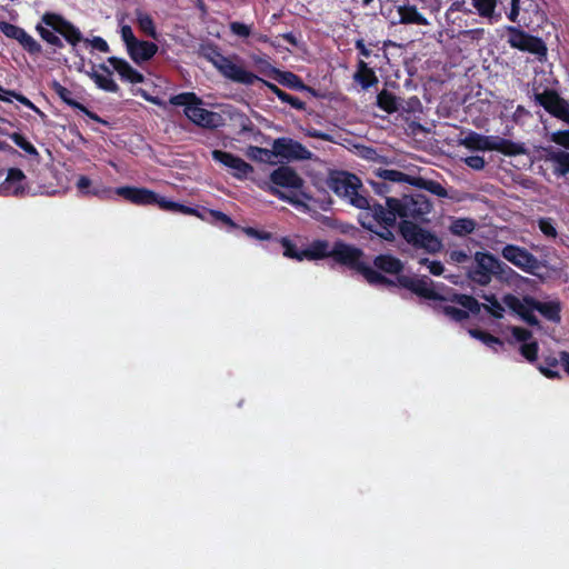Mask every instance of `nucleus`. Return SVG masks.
I'll return each instance as SVG.
<instances>
[{
    "mask_svg": "<svg viewBox=\"0 0 569 569\" xmlns=\"http://www.w3.org/2000/svg\"><path fill=\"white\" fill-rule=\"evenodd\" d=\"M431 209L432 203L422 193L403 196L402 199L388 197L386 206L378 202L372 203V221L361 220V226L382 240L392 242L395 240L392 228H395L398 217L402 220L411 218L426 221V216L430 213Z\"/></svg>",
    "mask_w": 569,
    "mask_h": 569,
    "instance_id": "obj_1",
    "label": "nucleus"
},
{
    "mask_svg": "<svg viewBox=\"0 0 569 569\" xmlns=\"http://www.w3.org/2000/svg\"><path fill=\"white\" fill-rule=\"evenodd\" d=\"M372 263L376 268L373 269L375 271L396 276V280H393L395 284H390L389 287L398 286L427 300L449 301L465 307L473 313L480 312V305L477 302V299L470 295L452 291L445 296L435 289L433 281L428 276L417 278L402 274L405 264L399 258L392 254H378L373 258ZM390 280L392 281V279ZM380 286L383 287L382 284Z\"/></svg>",
    "mask_w": 569,
    "mask_h": 569,
    "instance_id": "obj_2",
    "label": "nucleus"
},
{
    "mask_svg": "<svg viewBox=\"0 0 569 569\" xmlns=\"http://www.w3.org/2000/svg\"><path fill=\"white\" fill-rule=\"evenodd\" d=\"M303 260H320L323 258H332L337 263L360 273L370 284L390 286L395 284L388 277L381 272H377L368 266L363 260L365 252L355 246L348 244L341 240L336 241L332 249L329 248L327 240H315L307 249L302 250Z\"/></svg>",
    "mask_w": 569,
    "mask_h": 569,
    "instance_id": "obj_3",
    "label": "nucleus"
},
{
    "mask_svg": "<svg viewBox=\"0 0 569 569\" xmlns=\"http://www.w3.org/2000/svg\"><path fill=\"white\" fill-rule=\"evenodd\" d=\"M36 31L47 44L52 47L51 53L53 54L57 53L58 49L64 47L59 36L71 46V51L74 56H79L78 44L81 42L90 44L100 52L107 53L110 51V47L103 38L94 37L91 40L83 38L78 27L56 12H44L40 22L36 26Z\"/></svg>",
    "mask_w": 569,
    "mask_h": 569,
    "instance_id": "obj_4",
    "label": "nucleus"
},
{
    "mask_svg": "<svg viewBox=\"0 0 569 569\" xmlns=\"http://www.w3.org/2000/svg\"><path fill=\"white\" fill-rule=\"evenodd\" d=\"M502 302L531 327L540 326L533 311H538L548 321L561 322V303L559 300L542 302L529 295L520 299L512 293H507L502 297Z\"/></svg>",
    "mask_w": 569,
    "mask_h": 569,
    "instance_id": "obj_5",
    "label": "nucleus"
},
{
    "mask_svg": "<svg viewBox=\"0 0 569 569\" xmlns=\"http://www.w3.org/2000/svg\"><path fill=\"white\" fill-rule=\"evenodd\" d=\"M170 104L176 107H184V116L197 127L216 130L226 124V119L219 112L204 109L203 100L194 92H181L171 96Z\"/></svg>",
    "mask_w": 569,
    "mask_h": 569,
    "instance_id": "obj_6",
    "label": "nucleus"
},
{
    "mask_svg": "<svg viewBox=\"0 0 569 569\" xmlns=\"http://www.w3.org/2000/svg\"><path fill=\"white\" fill-rule=\"evenodd\" d=\"M112 193L122 197L136 206H158L163 211L182 214H197V208L169 200L153 190L144 187L122 186L112 190Z\"/></svg>",
    "mask_w": 569,
    "mask_h": 569,
    "instance_id": "obj_7",
    "label": "nucleus"
},
{
    "mask_svg": "<svg viewBox=\"0 0 569 569\" xmlns=\"http://www.w3.org/2000/svg\"><path fill=\"white\" fill-rule=\"evenodd\" d=\"M327 186L338 197L347 199L353 207L368 210L360 221H372V204L369 198L359 193L361 181L356 174L346 171H333L328 177Z\"/></svg>",
    "mask_w": 569,
    "mask_h": 569,
    "instance_id": "obj_8",
    "label": "nucleus"
},
{
    "mask_svg": "<svg viewBox=\"0 0 569 569\" xmlns=\"http://www.w3.org/2000/svg\"><path fill=\"white\" fill-rule=\"evenodd\" d=\"M508 272H512V269L495 254L488 251H477L466 276L470 281L485 287L491 282L492 277L501 278Z\"/></svg>",
    "mask_w": 569,
    "mask_h": 569,
    "instance_id": "obj_9",
    "label": "nucleus"
},
{
    "mask_svg": "<svg viewBox=\"0 0 569 569\" xmlns=\"http://www.w3.org/2000/svg\"><path fill=\"white\" fill-rule=\"evenodd\" d=\"M505 30L508 36L507 42L512 49L530 53L541 63L547 61L548 47L542 38L533 36L516 26H506Z\"/></svg>",
    "mask_w": 569,
    "mask_h": 569,
    "instance_id": "obj_10",
    "label": "nucleus"
},
{
    "mask_svg": "<svg viewBox=\"0 0 569 569\" xmlns=\"http://www.w3.org/2000/svg\"><path fill=\"white\" fill-rule=\"evenodd\" d=\"M399 232L410 246L422 249L428 253H437L442 248L441 240L433 232L412 221L402 220L399 223Z\"/></svg>",
    "mask_w": 569,
    "mask_h": 569,
    "instance_id": "obj_11",
    "label": "nucleus"
},
{
    "mask_svg": "<svg viewBox=\"0 0 569 569\" xmlns=\"http://www.w3.org/2000/svg\"><path fill=\"white\" fill-rule=\"evenodd\" d=\"M208 59L224 78L233 82L252 86L258 82V80H261V78L253 72L234 63L231 58L223 56L217 48L210 49Z\"/></svg>",
    "mask_w": 569,
    "mask_h": 569,
    "instance_id": "obj_12",
    "label": "nucleus"
},
{
    "mask_svg": "<svg viewBox=\"0 0 569 569\" xmlns=\"http://www.w3.org/2000/svg\"><path fill=\"white\" fill-rule=\"evenodd\" d=\"M501 256L523 272L533 276L543 266L536 256L517 244H506L501 250Z\"/></svg>",
    "mask_w": 569,
    "mask_h": 569,
    "instance_id": "obj_13",
    "label": "nucleus"
},
{
    "mask_svg": "<svg viewBox=\"0 0 569 569\" xmlns=\"http://www.w3.org/2000/svg\"><path fill=\"white\" fill-rule=\"evenodd\" d=\"M533 99L552 117L569 124V103L557 90L547 88L542 92H535Z\"/></svg>",
    "mask_w": 569,
    "mask_h": 569,
    "instance_id": "obj_14",
    "label": "nucleus"
},
{
    "mask_svg": "<svg viewBox=\"0 0 569 569\" xmlns=\"http://www.w3.org/2000/svg\"><path fill=\"white\" fill-rule=\"evenodd\" d=\"M0 31L7 38L16 40L30 56L37 57L42 52L41 44L23 28L7 21H0Z\"/></svg>",
    "mask_w": 569,
    "mask_h": 569,
    "instance_id": "obj_15",
    "label": "nucleus"
},
{
    "mask_svg": "<svg viewBox=\"0 0 569 569\" xmlns=\"http://www.w3.org/2000/svg\"><path fill=\"white\" fill-rule=\"evenodd\" d=\"M272 148L276 157L287 160H310L312 152L302 143L291 138H278L273 141Z\"/></svg>",
    "mask_w": 569,
    "mask_h": 569,
    "instance_id": "obj_16",
    "label": "nucleus"
},
{
    "mask_svg": "<svg viewBox=\"0 0 569 569\" xmlns=\"http://www.w3.org/2000/svg\"><path fill=\"white\" fill-rule=\"evenodd\" d=\"M268 69L264 70V74L269 78H272L277 82H279L281 86L287 87L292 90L298 91H308L312 94H316V91L313 88L307 86L302 79L297 76L296 73L291 71H281L276 67H272L270 63H267Z\"/></svg>",
    "mask_w": 569,
    "mask_h": 569,
    "instance_id": "obj_17",
    "label": "nucleus"
},
{
    "mask_svg": "<svg viewBox=\"0 0 569 569\" xmlns=\"http://www.w3.org/2000/svg\"><path fill=\"white\" fill-rule=\"evenodd\" d=\"M212 159L217 162H220L224 167H228L233 170V176L242 179L248 177L251 172H253V168L251 164L246 162L238 156H234L231 152L222 151V150H213L211 152Z\"/></svg>",
    "mask_w": 569,
    "mask_h": 569,
    "instance_id": "obj_18",
    "label": "nucleus"
},
{
    "mask_svg": "<svg viewBox=\"0 0 569 569\" xmlns=\"http://www.w3.org/2000/svg\"><path fill=\"white\" fill-rule=\"evenodd\" d=\"M270 181L281 188L300 189L303 186L302 178L289 166H280L270 174Z\"/></svg>",
    "mask_w": 569,
    "mask_h": 569,
    "instance_id": "obj_19",
    "label": "nucleus"
},
{
    "mask_svg": "<svg viewBox=\"0 0 569 569\" xmlns=\"http://www.w3.org/2000/svg\"><path fill=\"white\" fill-rule=\"evenodd\" d=\"M493 142L495 136H483L471 130L459 140L460 146L471 151H492Z\"/></svg>",
    "mask_w": 569,
    "mask_h": 569,
    "instance_id": "obj_20",
    "label": "nucleus"
},
{
    "mask_svg": "<svg viewBox=\"0 0 569 569\" xmlns=\"http://www.w3.org/2000/svg\"><path fill=\"white\" fill-rule=\"evenodd\" d=\"M108 62L118 72L122 80L130 83H142L144 81V76L132 68L127 60L118 57H109Z\"/></svg>",
    "mask_w": 569,
    "mask_h": 569,
    "instance_id": "obj_21",
    "label": "nucleus"
},
{
    "mask_svg": "<svg viewBox=\"0 0 569 569\" xmlns=\"http://www.w3.org/2000/svg\"><path fill=\"white\" fill-rule=\"evenodd\" d=\"M500 0H471V4L477 14L489 23L493 24L501 20V11H497V6Z\"/></svg>",
    "mask_w": 569,
    "mask_h": 569,
    "instance_id": "obj_22",
    "label": "nucleus"
},
{
    "mask_svg": "<svg viewBox=\"0 0 569 569\" xmlns=\"http://www.w3.org/2000/svg\"><path fill=\"white\" fill-rule=\"evenodd\" d=\"M127 51L134 62L140 63L153 58L158 51V46L154 42L137 40Z\"/></svg>",
    "mask_w": 569,
    "mask_h": 569,
    "instance_id": "obj_23",
    "label": "nucleus"
},
{
    "mask_svg": "<svg viewBox=\"0 0 569 569\" xmlns=\"http://www.w3.org/2000/svg\"><path fill=\"white\" fill-rule=\"evenodd\" d=\"M546 161L551 163L552 171L558 177L569 173V152L565 150H547Z\"/></svg>",
    "mask_w": 569,
    "mask_h": 569,
    "instance_id": "obj_24",
    "label": "nucleus"
},
{
    "mask_svg": "<svg viewBox=\"0 0 569 569\" xmlns=\"http://www.w3.org/2000/svg\"><path fill=\"white\" fill-rule=\"evenodd\" d=\"M507 157H516L528 152L523 142H516L509 139L495 136L493 150Z\"/></svg>",
    "mask_w": 569,
    "mask_h": 569,
    "instance_id": "obj_25",
    "label": "nucleus"
},
{
    "mask_svg": "<svg viewBox=\"0 0 569 569\" xmlns=\"http://www.w3.org/2000/svg\"><path fill=\"white\" fill-rule=\"evenodd\" d=\"M353 80L360 84L363 90H368L369 88L376 86L379 81L373 69H371L362 59H360L357 63V70L353 74Z\"/></svg>",
    "mask_w": 569,
    "mask_h": 569,
    "instance_id": "obj_26",
    "label": "nucleus"
},
{
    "mask_svg": "<svg viewBox=\"0 0 569 569\" xmlns=\"http://www.w3.org/2000/svg\"><path fill=\"white\" fill-rule=\"evenodd\" d=\"M76 186L82 196H94L101 200H107L110 199L112 194V189L92 187L91 179L83 174L79 176Z\"/></svg>",
    "mask_w": 569,
    "mask_h": 569,
    "instance_id": "obj_27",
    "label": "nucleus"
},
{
    "mask_svg": "<svg viewBox=\"0 0 569 569\" xmlns=\"http://www.w3.org/2000/svg\"><path fill=\"white\" fill-rule=\"evenodd\" d=\"M399 20L398 22L401 24H418V26H428L429 21L425 18L417 9L416 6L412 4H402L399 6L398 9Z\"/></svg>",
    "mask_w": 569,
    "mask_h": 569,
    "instance_id": "obj_28",
    "label": "nucleus"
},
{
    "mask_svg": "<svg viewBox=\"0 0 569 569\" xmlns=\"http://www.w3.org/2000/svg\"><path fill=\"white\" fill-rule=\"evenodd\" d=\"M197 210L198 213L193 216L200 218L203 221H208L214 224H223L231 229L238 228L237 223L231 219V217L220 210L207 208H202L201 211L199 209Z\"/></svg>",
    "mask_w": 569,
    "mask_h": 569,
    "instance_id": "obj_29",
    "label": "nucleus"
},
{
    "mask_svg": "<svg viewBox=\"0 0 569 569\" xmlns=\"http://www.w3.org/2000/svg\"><path fill=\"white\" fill-rule=\"evenodd\" d=\"M258 82H261L266 88H268L273 94H276L279 100L283 103L290 104L291 108L303 111L306 110V102L300 100L298 97L291 96L287 93L286 91L281 90L278 86L274 83L267 81L261 78V80H258Z\"/></svg>",
    "mask_w": 569,
    "mask_h": 569,
    "instance_id": "obj_30",
    "label": "nucleus"
},
{
    "mask_svg": "<svg viewBox=\"0 0 569 569\" xmlns=\"http://www.w3.org/2000/svg\"><path fill=\"white\" fill-rule=\"evenodd\" d=\"M477 222L472 218H457L452 220L449 231L459 237H465L475 231Z\"/></svg>",
    "mask_w": 569,
    "mask_h": 569,
    "instance_id": "obj_31",
    "label": "nucleus"
},
{
    "mask_svg": "<svg viewBox=\"0 0 569 569\" xmlns=\"http://www.w3.org/2000/svg\"><path fill=\"white\" fill-rule=\"evenodd\" d=\"M134 14L139 29L148 37L157 39V30L152 17L140 8L134 10Z\"/></svg>",
    "mask_w": 569,
    "mask_h": 569,
    "instance_id": "obj_32",
    "label": "nucleus"
},
{
    "mask_svg": "<svg viewBox=\"0 0 569 569\" xmlns=\"http://www.w3.org/2000/svg\"><path fill=\"white\" fill-rule=\"evenodd\" d=\"M377 106L387 113H393L399 109L398 98L392 92L383 89L377 94Z\"/></svg>",
    "mask_w": 569,
    "mask_h": 569,
    "instance_id": "obj_33",
    "label": "nucleus"
},
{
    "mask_svg": "<svg viewBox=\"0 0 569 569\" xmlns=\"http://www.w3.org/2000/svg\"><path fill=\"white\" fill-rule=\"evenodd\" d=\"M411 184L416 186V187H419V188H422V189L429 191L430 193H432V194H435V196H437L439 198H447L448 197L447 189L441 183H439L438 181L426 180V179H422V178H415L411 181Z\"/></svg>",
    "mask_w": 569,
    "mask_h": 569,
    "instance_id": "obj_34",
    "label": "nucleus"
},
{
    "mask_svg": "<svg viewBox=\"0 0 569 569\" xmlns=\"http://www.w3.org/2000/svg\"><path fill=\"white\" fill-rule=\"evenodd\" d=\"M469 333L472 338L480 340L486 346L493 349L496 352H498L499 349H502L505 346L503 341L500 338L492 336L491 333H489L487 331H483L480 329H470Z\"/></svg>",
    "mask_w": 569,
    "mask_h": 569,
    "instance_id": "obj_35",
    "label": "nucleus"
},
{
    "mask_svg": "<svg viewBox=\"0 0 569 569\" xmlns=\"http://www.w3.org/2000/svg\"><path fill=\"white\" fill-rule=\"evenodd\" d=\"M111 76L112 74H102L98 71H93L90 73V78L94 81L96 86L99 89L106 92L117 93L120 90V88L111 78Z\"/></svg>",
    "mask_w": 569,
    "mask_h": 569,
    "instance_id": "obj_36",
    "label": "nucleus"
},
{
    "mask_svg": "<svg viewBox=\"0 0 569 569\" xmlns=\"http://www.w3.org/2000/svg\"><path fill=\"white\" fill-rule=\"evenodd\" d=\"M560 362V357L556 358L555 356H546L542 358L541 363L539 365V371L549 379H559L561 376L556 368Z\"/></svg>",
    "mask_w": 569,
    "mask_h": 569,
    "instance_id": "obj_37",
    "label": "nucleus"
},
{
    "mask_svg": "<svg viewBox=\"0 0 569 569\" xmlns=\"http://www.w3.org/2000/svg\"><path fill=\"white\" fill-rule=\"evenodd\" d=\"M377 176L385 181L407 182L410 184L411 181L415 179V177H410L409 174L396 169H379L377 171Z\"/></svg>",
    "mask_w": 569,
    "mask_h": 569,
    "instance_id": "obj_38",
    "label": "nucleus"
},
{
    "mask_svg": "<svg viewBox=\"0 0 569 569\" xmlns=\"http://www.w3.org/2000/svg\"><path fill=\"white\" fill-rule=\"evenodd\" d=\"M463 309H460V308H457V307H453V306H436L435 309L442 312L445 316L451 318L452 320L457 321V322H461L466 319L469 318V313H471V311L465 307H462ZM472 315H475L472 312Z\"/></svg>",
    "mask_w": 569,
    "mask_h": 569,
    "instance_id": "obj_39",
    "label": "nucleus"
},
{
    "mask_svg": "<svg viewBox=\"0 0 569 569\" xmlns=\"http://www.w3.org/2000/svg\"><path fill=\"white\" fill-rule=\"evenodd\" d=\"M52 90L54 91V93L68 106L74 108V109H79L80 106L82 103L76 101L72 96V91L69 90L68 88H66L64 86H62L60 82L58 81H53L52 82V86H51Z\"/></svg>",
    "mask_w": 569,
    "mask_h": 569,
    "instance_id": "obj_40",
    "label": "nucleus"
},
{
    "mask_svg": "<svg viewBox=\"0 0 569 569\" xmlns=\"http://www.w3.org/2000/svg\"><path fill=\"white\" fill-rule=\"evenodd\" d=\"M276 156L274 150H269L261 147L250 146L247 150V157L253 161L270 162Z\"/></svg>",
    "mask_w": 569,
    "mask_h": 569,
    "instance_id": "obj_41",
    "label": "nucleus"
},
{
    "mask_svg": "<svg viewBox=\"0 0 569 569\" xmlns=\"http://www.w3.org/2000/svg\"><path fill=\"white\" fill-rule=\"evenodd\" d=\"M279 242L283 248V256L297 261H303L302 250H299L293 241L287 237L280 238Z\"/></svg>",
    "mask_w": 569,
    "mask_h": 569,
    "instance_id": "obj_42",
    "label": "nucleus"
},
{
    "mask_svg": "<svg viewBox=\"0 0 569 569\" xmlns=\"http://www.w3.org/2000/svg\"><path fill=\"white\" fill-rule=\"evenodd\" d=\"M10 139L29 156L39 157V152L36 147L23 134L13 132L10 134Z\"/></svg>",
    "mask_w": 569,
    "mask_h": 569,
    "instance_id": "obj_43",
    "label": "nucleus"
},
{
    "mask_svg": "<svg viewBox=\"0 0 569 569\" xmlns=\"http://www.w3.org/2000/svg\"><path fill=\"white\" fill-rule=\"evenodd\" d=\"M488 302L489 306L481 305L478 300L477 302L480 305V309L483 307L487 312H489L493 318L501 319L503 318L505 309L501 306V303L498 301L495 295H488L483 297Z\"/></svg>",
    "mask_w": 569,
    "mask_h": 569,
    "instance_id": "obj_44",
    "label": "nucleus"
},
{
    "mask_svg": "<svg viewBox=\"0 0 569 569\" xmlns=\"http://www.w3.org/2000/svg\"><path fill=\"white\" fill-rule=\"evenodd\" d=\"M538 228L542 232V234L547 238L556 239L558 237V231L555 226V221L552 218H539L538 221Z\"/></svg>",
    "mask_w": 569,
    "mask_h": 569,
    "instance_id": "obj_45",
    "label": "nucleus"
},
{
    "mask_svg": "<svg viewBox=\"0 0 569 569\" xmlns=\"http://www.w3.org/2000/svg\"><path fill=\"white\" fill-rule=\"evenodd\" d=\"M539 346L538 342H527L522 343L520 347V353L523 358H526L529 362H535L538 358Z\"/></svg>",
    "mask_w": 569,
    "mask_h": 569,
    "instance_id": "obj_46",
    "label": "nucleus"
},
{
    "mask_svg": "<svg viewBox=\"0 0 569 569\" xmlns=\"http://www.w3.org/2000/svg\"><path fill=\"white\" fill-rule=\"evenodd\" d=\"M419 263L421 266H427L429 269V272L433 276H441L445 271L443 264L437 260L430 261L428 258H421L419 260Z\"/></svg>",
    "mask_w": 569,
    "mask_h": 569,
    "instance_id": "obj_47",
    "label": "nucleus"
},
{
    "mask_svg": "<svg viewBox=\"0 0 569 569\" xmlns=\"http://www.w3.org/2000/svg\"><path fill=\"white\" fill-rule=\"evenodd\" d=\"M10 96L12 98H14L18 102H20L21 104H23L24 107L31 109L32 111H34L36 113L40 114V116H44V113L29 99L27 98L26 96L19 93V92H10Z\"/></svg>",
    "mask_w": 569,
    "mask_h": 569,
    "instance_id": "obj_48",
    "label": "nucleus"
},
{
    "mask_svg": "<svg viewBox=\"0 0 569 569\" xmlns=\"http://www.w3.org/2000/svg\"><path fill=\"white\" fill-rule=\"evenodd\" d=\"M551 141L560 147L569 149V129L553 132L551 134Z\"/></svg>",
    "mask_w": 569,
    "mask_h": 569,
    "instance_id": "obj_49",
    "label": "nucleus"
},
{
    "mask_svg": "<svg viewBox=\"0 0 569 569\" xmlns=\"http://www.w3.org/2000/svg\"><path fill=\"white\" fill-rule=\"evenodd\" d=\"M463 162L469 168L480 171L486 167V160L481 156H469L463 159Z\"/></svg>",
    "mask_w": 569,
    "mask_h": 569,
    "instance_id": "obj_50",
    "label": "nucleus"
},
{
    "mask_svg": "<svg viewBox=\"0 0 569 569\" xmlns=\"http://www.w3.org/2000/svg\"><path fill=\"white\" fill-rule=\"evenodd\" d=\"M230 30L233 34L238 36V37H241V38H247L250 36V32H251V29L249 26L242 23V22H239V21H233L230 23Z\"/></svg>",
    "mask_w": 569,
    "mask_h": 569,
    "instance_id": "obj_51",
    "label": "nucleus"
},
{
    "mask_svg": "<svg viewBox=\"0 0 569 569\" xmlns=\"http://www.w3.org/2000/svg\"><path fill=\"white\" fill-rule=\"evenodd\" d=\"M243 232L247 236H249L251 238H256L258 240H270L272 238V233L271 232L263 231V230H258V229L252 228V227L243 228Z\"/></svg>",
    "mask_w": 569,
    "mask_h": 569,
    "instance_id": "obj_52",
    "label": "nucleus"
},
{
    "mask_svg": "<svg viewBox=\"0 0 569 569\" xmlns=\"http://www.w3.org/2000/svg\"><path fill=\"white\" fill-rule=\"evenodd\" d=\"M120 33L127 49L138 40L132 31V28L128 24L121 27Z\"/></svg>",
    "mask_w": 569,
    "mask_h": 569,
    "instance_id": "obj_53",
    "label": "nucleus"
},
{
    "mask_svg": "<svg viewBox=\"0 0 569 569\" xmlns=\"http://www.w3.org/2000/svg\"><path fill=\"white\" fill-rule=\"evenodd\" d=\"M511 333L517 341L525 343L532 337L531 331L522 327H511Z\"/></svg>",
    "mask_w": 569,
    "mask_h": 569,
    "instance_id": "obj_54",
    "label": "nucleus"
},
{
    "mask_svg": "<svg viewBox=\"0 0 569 569\" xmlns=\"http://www.w3.org/2000/svg\"><path fill=\"white\" fill-rule=\"evenodd\" d=\"M449 260L453 263H465L470 260L469 254L465 250H451L449 251Z\"/></svg>",
    "mask_w": 569,
    "mask_h": 569,
    "instance_id": "obj_55",
    "label": "nucleus"
},
{
    "mask_svg": "<svg viewBox=\"0 0 569 569\" xmlns=\"http://www.w3.org/2000/svg\"><path fill=\"white\" fill-rule=\"evenodd\" d=\"M520 9V0H510L509 11L506 12L508 20L513 23L518 22Z\"/></svg>",
    "mask_w": 569,
    "mask_h": 569,
    "instance_id": "obj_56",
    "label": "nucleus"
},
{
    "mask_svg": "<svg viewBox=\"0 0 569 569\" xmlns=\"http://www.w3.org/2000/svg\"><path fill=\"white\" fill-rule=\"evenodd\" d=\"M371 186L377 194L386 197V199L388 198L387 194L390 192V186L387 183V181H371Z\"/></svg>",
    "mask_w": 569,
    "mask_h": 569,
    "instance_id": "obj_57",
    "label": "nucleus"
},
{
    "mask_svg": "<svg viewBox=\"0 0 569 569\" xmlns=\"http://www.w3.org/2000/svg\"><path fill=\"white\" fill-rule=\"evenodd\" d=\"M78 110L81 111L82 113H84L91 120H93L98 123H101L103 126H109V122L107 120L99 117L96 112L89 110L84 104H81Z\"/></svg>",
    "mask_w": 569,
    "mask_h": 569,
    "instance_id": "obj_58",
    "label": "nucleus"
},
{
    "mask_svg": "<svg viewBox=\"0 0 569 569\" xmlns=\"http://www.w3.org/2000/svg\"><path fill=\"white\" fill-rule=\"evenodd\" d=\"M256 130L254 124L247 116L240 117V132H253Z\"/></svg>",
    "mask_w": 569,
    "mask_h": 569,
    "instance_id": "obj_59",
    "label": "nucleus"
},
{
    "mask_svg": "<svg viewBox=\"0 0 569 569\" xmlns=\"http://www.w3.org/2000/svg\"><path fill=\"white\" fill-rule=\"evenodd\" d=\"M355 47L363 58H369L371 56V50L366 47L363 39H357L355 41Z\"/></svg>",
    "mask_w": 569,
    "mask_h": 569,
    "instance_id": "obj_60",
    "label": "nucleus"
},
{
    "mask_svg": "<svg viewBox=\"0 0 569 569\" xmlns=\"http://www.w3.org/2000/svg\"><path fill=\"white\" fill-rule=\"evenodd\" d=\"M560 362L566 373L569 375V351H560Z\"/></svg>",
    "mask_w": 569,
    "mask_h": 569,
    "instance_id": "obj_61",
    "label": "nucleus"
},
{
    "mask_svg": "<svg viewBox=\"0 0 569 569\" xmlns=\"http://www.w3.org/2000/svg\"><path fill=\"white\" fill-rule=\"evenodd\" d=\"M271 193L273 196H277L279 199H282V200H287L289 202H292V199L290 197H288L287 194H284L282 191H280L279 189L274 188V187H271Z\"/></svg>",
    "mask_w": 569,
    "mask_h": 569,
    "instance_id": "obj_62",
    "label": "nucleus"
},
{
    "mask_svg": "<svg viewBox=\"0 0 569 569\" xmlns=\"http://www.w3.org/2000/svg\"><path fill=\"white\" fill-rule=\"evenodd\" d=\"M281 37L291 46L296 47L298 44L297 38L292 32L283 33Z\"/></svg>",
    "mask_w": 569,
    "mask_h": 569,
    "instance_id": "obj_63",
    "label": "nucleus"
},
{
    "mask_svg": "<svg viewBox=\"0 0 569 569\" xmlns=\"http://www.w3.org/2000/svg\"><path fill=\"white\" fill-rule=\"evenodd\" d=\"M308 136L311 137V138H318V139H323V140H328L329 139L328 134L322 133V132H320V131H318L316 129L308 131Z\"/></svg>",
    "mask_w": 569,
    "mask_h": 569,
    "instance_id": "obj_64",
    "label": "nucleus"
}]
</instances>
